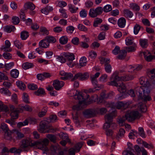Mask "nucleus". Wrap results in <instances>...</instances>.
Here are the masks:
<instances>
[{"instance_id": "nucleus-62", "label": "nucleus", "mask_w": 155, "mask_h": 155, "mask_svg": "<svg viewBox=\"0 0 155 155\" xmlns=\"http://www.w3.org/2000/svg\"><path fill=\"white\" fill-rule=\"evenodd\" d=\"M136 45L134 43L132 46H130L128 47L127 49V51L128 52L134 51L136 50Z\"/></svg>"}, {"instance_id": "nucleus-21", "label": "nucleus", "mask_w": 155, "mask_h": 155, "mask_svg": "<svg viewBox=\"0 0 155 155\" xmlns=\"http://www.w3.org/2000/svg\"><path fill=\"white\" fill-rule=\"evenodd\" d=\"M53 9L52 7L47 6L45 8L42 9L41 10V12L42 13L47 15L49 12L52 11Z\"/></svg>"}, {"instance_id": "nucleus-58", "label": "nucleus", "mask_w": 155, "mask_h": 155, "mask_svg": "<svg viewBox=\"0 0 155 155\" xmlns=\"http://www.w3.org/2000/svg\"><path fill=\"white\" fill-rule=\"evenodd\" d=\"M59 11L61 14V15L62 16V17L65 18H66L68 17V15L67 14L64 9L61 8L59 9Z\"/></svg>"}, {"instance_id": "nucleus-35", "label": "nucleus", "mask_w": 155, "mask_h": 155, "mask_svg": "<svg viewBox=\"0 0 155 155\" xmlns=\"http://www.w3.org/2000/svg\"><path fill=\"white\" fill-rule=\"evenodd\" d=\"M68 6L70 11L72 13H76L78 9V7H76L71 4L68 5Z\"/></svg>"}, {"instance_id": "nucleus-45", "label": "nucleus", "mask_w": 155, "mask_h": 155, "mask_svg": "<svg viewBox=\"0 0 155 155\" xmlns=\"http://www.w3.org/2000/svg\"><path fill=\"white\" fill-rule=\"evenodd\" d=\"M143 145L146 148L148 149H151L154 148V147L151 143H148L146 141H143Z\"/></svg>"}, {"instance_id": "nucleus-43", "label": "nucleus", "mask_w": 155, "mask_h": 155, "mask_svg": "<svg viewBox=\"0 0 155 155\" xmlns=\"http://www.w3.org/2000/svg\"><path fill=\"white\" fill-rule=\"evenodd\" d=\"M68 39V38L67 36H63L59 39V42L61 44L65 45L67 43Z\"/></svg>"}, {"instance_id": "nucleus-57", "label": "nucleus", "mask_w": 155, "mask_h": 155, "mask_svg": "<svg viewBox=\"0 0 155 155\" xmlns=\"http://www.w3.org/2000/svg\"><path fill=\"white\" fill-rule=\"evenodd\" d=\"M102 20L100 18H96L95 19L93 24L94 26L96 27L98 26V25L100 24L102 22Z\"/></svg>"}, {"instance_id": "nucleus-59", "label": "nucleus", "mask_w": 155, "mask_h": 155, "mask_svg": "<svg viewBox=\"0 0 155 155\" xmlns=\"http://www.w3.org/2000/svg\"><path fill=\"white\" fill-rule=\"evenodd\" d=\"M133 38L130 37H128L126 38L125 40L126 44L127 45L132 44L133 43Z\"/></svg>"}, {"instance_id": "nucleus-2", "label": "nucleus", "mask_w": 155, "mask_h": 155, "mask_svg": "<svg viewBox=\"0 0 155 155\" xmlns=\"http://www.w3.org/2000/svg\"><path fill=\"white\" fill-rule=\"evenodd\" d=\"M135 90L138 96L139 100H141L144 102L150 101L151 100V97L149 95L150 90L148 87L144 86L137 87L135 88Z\"/></svg>"}, {"instance_id": "nucleus-39", "label": "nucleus", "mask_w": 155, "mask_h": 155, "mask_svg": "<svg viewBox=\"0 0 155 155\" xmlns=\"http://www.w3.org/2000/svg\"><path fill=\"white\" fill-rule=\"evenodd\" d=\"M125 133V131L123 128H120L118 132V134L117 136V138H120V137L124 136V134Z\"/></svg>"}, {"instance_id": "nucleus-47", "label": "nucleus", "mask_w": 155, "mask_h": 155, "mask_svg": "<svg viewBox=\"0 0 155 155\" xmlns=\"http://www.w3.org/2000/svg\"><path fill=\"white\" fill-rule=\"evenodd\" d=\"M35 94L38 96H41L45 94V91L43 88H39L38 90L35 92Z\"/></svg>"}, {"instance_id": "nucleus-6", "label": "nucleus", "mask_w": 155, "mask_h": 155, "mask_svg": "<svg viewBox=\"0 0 155 155\" xmlns=\"http://www.w3.org/2000/svg\"><path fill=\"white\" fill-rule=\"evenodd\" d=\"M117 115V112L116 110L112 111L111 113L106 114L105 116V123L104 125H111L112 124H117L113 122V118Z\"/></svg>"}, {"instance_id": "nucleus-29", "label": "nucleus", "mask_w": 155, "mask_h": 155, "mask_svg": "<svg viewBox=\"0 0 155 155\" xmlns=\"http://www.w3.org/2000/svg\"><path fill=\"white\" fill-rule=\"evenodd\" d=\"M0 92L7 96H10L11 94V92L7 88H2L0 89Z\"/></svg>"}, {"instance_id": "nucleus-25", "label": "nucleus", "mask_w": 155, "mask_h": 155, "mask_svg": "<svg viewBox=\"0 0 155 155\" xmlns=\"http://www.w3.org/2000/svg\"><path fill=\"white\" fill-rule=\"evenodd\" d=\"M16 29L15 28L14 26L11 25L10 26L7 25L5 27L4 30L5 31L10 33L12 31L13 32Z\"/></svg>"}, {"instance_id": "nucleus-49", "label": "nucleus", "mask_w": 155, "mask_h": 155, "mask_svg": "<svg viewBox=\"0 0 155 155\" xmlns=\"http://www.w3.org/2000/svg\"><path fill=\"white\" fill-rule=\"evenodd\" d=\"M101 63V64L104 63L105 64H108L110 62V59L109 58H102L100 60Z\"/></svg>"}, {"instance_id": "nucleus-41", "label": "nucleus", "mask_w": 155, "mask_h": 155, "mask_svg": "<svg viewBox=\"0 0 155 155\" xmlns=\"http://www.w3.org/2000/svg\"><path fill=\"white\" fill-rule=\"evenodd\" d=\"M8 110L7 106L4 104L2 101H0V111L7 112Z\"/></svg>"}, {"instance_id": "nucleus-44", "label": "nucleus", "mask_w": 155, "mask_h": 155, "mask_svg": "<svg viewBox=\"0 0 155 155\" xmlns=\"http://www.w3.org/2000/svg\"><path fill=\"white\" fill-rule=\"evenodd\" d=\"M28 36V32L27 31H23L21 33V38L22 40L26 39Z\"/></svg>"}, {"instance_id": "nucleus-13", "label": "nucleus", "mask_w": 155, "mask_h": 155, "mask_svg": "<svg viewBox=\"0 0 155 155\" xmlns=\"http://www.w3.org/2000/svg\"><path fill=\"white\" fill-rule=\"evenodd\" d=\"M145 60L148 62H150L155 59V55H151L150 53L148 51L143 52Z\"/></svg>"}, {"instance_id": "nucleus-23", "label": "nucleus", "mask_w": 155, "mask_h": 155, "mask_svg": "<svg viewBox=\"0 0 155 155\" xmlns=\"http://www.w3.org/2000/svg\"><path fill=\"white\" fill-rule=\"evenodd\" d=\"M138 109L142 112H145L147 110V108L145 104L142 102H140L138 104Z\"/></svg>"}, {"instance_id": "nucleus-40", "label": "nucleus", "mask_w": 155, "mask_h": 155, "mask_svg": "<svg viewBox=\"0 0 155 155\" xmlns=\"http://www.w3.org/2000/svg\"><path fill=\"white\" fill-rule=\"evenodd\" d=\"M87 58L85 57H81L79 61L80 65L81 67L85 66L87 64Z\"/></svg>"}, {"instance_id": "nucleus-48", "label": "nucleus", "mask_w": 155, "mask_h": 155, "mask_svg": "<svg viewBox=\"0 0 155 155\" xmlns=\"http://www.w3.org/2000/svg\"><path fill=\"white\" fill-rule=\"evenodd\" d=\"M48 108L47 107H44L42 110L41 111L39 112L38 114L39 117H42L44 116L47 112Z\"/></svg>"}, {"instance_id": "nucleus-10", "label": "nucleus", "mask_w": 155, "mask_h": 155, "mask_svg": "<svg viewBox=\"0 0 155 155\" xmlns=\"http://www.w3.org/2000/svg\"><path fill=\"white\" fill-rule=\"evenodd\" d=\"M1 127L5 133V138L7 139H10L11 138V132L7 124L5 123H2L1 125Z\"/></svg>"}, {"instance_id": "nucleus-20", "label": "nucleus", "mask_w": 155, "mask_h": 155, "mask_svg": "<svg viewBox=\"0 0 155 155\" xmlns=\"http://www.w3.org/2000/svg\"><path fill=\"white\" fill-rule=\"evenodd\" d=\"M39 46L40 47L44 48H48L49 46V44L48 42H47L45 38L41 40L39 42Z\"/></svg>"}, {"instance_id": "nucleus-19", "label": "nucleus", "mask_w": 155, "mask_h": 155, "mask_svg": "<svg viewBox=\"0 0 155 155\" xmlns=\"http://www.w3.org/2000/svg\"><path fill=\"white\" fill-rule=\"evenodd\" d=\"M21 112V110H20L19 107L17 108L15 111L12 112L10 113V115L12 119H15L18 117V113Z\"/></svg>"}, {"instance_id": "nucleus-55", "label": "nucleus", "mask_w": 155, "mask_h": 155, "mask_svg": "<svg viewBox=\"0 0 155 155\" xmlns=\"http://www.w3.org/2000/svg\"><path fill=\"white\" fill-rule=\"evenodd\" d=\"M107 76L106 74H102L99 79V81L102 82H105L107 81Z\"/></svg>"}, {"instance_id": "nucleus-9", "label": "nucleus", "mask_w": 155, "mask_h": 155, "mask_svg": "<svg viewBox=\"0 0 155 155\" xmlns=\"http://www.w3.org/2000/svg\"><path fill=\"white\" fill-rule=\"evenodd\" d=\"M89 74L87 72L82 73L79 72L76 74L71 81H74L78 79L80 81H83L87 80L89 78Z\"/></svg>"}, {"instance_id": "nucleus-16", "label": "nucleus", "mask_w": 155, "mask_h": 155, "mask_svg": "<svg viewBox=\"0 0 155 155\" xmlns=\"http://www.w3.org/2000/svg\"><path fill=\"white\" fill-rule=\"evenodd\" d=\"M110 93H109L107 95L105 91H103L101 94L100 97L99 98V103H102L104 98H109L111 97Z\"/></svg>"}, {"instance_id": "nucleus-46", "label": "nucleus", "mask_w": 155, "mask_h": 155, "mask_svg": "<svg viewBox=\"0 0 155 155\" xmlns=\"http://www.w3.org/2000/svg\"><path fill=\"white\" fill-rule=\"evenodd\" d=\"M89 15L92 18L95 17L98 15L95 9L94 8H91L90 10Z\"/></svg>"}, {"instance_id": "nucleus-53", "label": "nucleus", "mask_w": 155, "mask_h": 155, "mask_svg": "<svg viewBox=\"0 0 155 155\" xmlns=\"http://www.w3.org/2000/svg\"><path fill=\"white\" fill-rule=\"evenodd\" d=\"M133 151V149H126V150H124L123 152V155H134V154L132 152V151Z\"/></svg>"}, {"instance_id": "nucleus-50", "label": "nucleus", "mask_w": 155, "mask_h": 155, "mask_svg": "<svg viewBox=\"0 0 155 155\" xmlns=\"http://www.w3.org/2000/svg\"><path fill=\"white\" fill-rule=\"evenodd\" d=\"M142 68V65H138L137 66L132 67L131 66H130V68L132 70H131L130 72H132V71L134 70L137 71H138L140 70Z\"/></svg>"}, {"instance_id": "nucleus-22", "label": "nucleus", "mask_w": 155, "mask_h": 155, "mask_svg": "<svg viewBox=\"0 0 155 155\" xmlns=\"http://www.w3.org/2000/svg\"><path fill=\"white\" fill-rule=\"evenodd\" d=\"M64 55L66 61H73L75 59V56L73 53L65 52Z\"/></svg>"}, {"instance_id": "nucleus-1", "label": "nucleus", "mask_w": 155, "mask_h": 155, "mask_svg": "<svg viewBox=\"0 0 155 155\" xmlns=\"http://www.w3.org/2000/svg\"><path fill=\"white\" fill-rule=\"evenodd\" d=\"M49 142V140L47 138L41 139L39 141H31L29 139H24L21 141L20 147L23 151H28L30 147L36 146L39 149L46 151L48 150L47 146Z\"/></svg>"}, {"instance_id": "nucleus-8", "label": "nucleus", "mask_w": 155, "mask_h": 155, "mask_svg": "<svg viewBox=\"0 0 155 155\" xmlns=\"http://www.w3.org/2000/svg\"><path fill=\"white\" fill-rule=\"evenodd\" d=\"M110 80L112 81L107 83L108 85L118 87V82L121 81L120 77L118 75V72H114L110 78Z\"/></svg>"}, {"instance_id": "nucleus-5", "label": "nucleus", "mask_w": 155, "mask_h": 155, "mask_svg": "<svg viewBox=\"0 0 155 155\" xmlns=\"http://www.w3.org/2000/svg\"><path fill=\"white\" fill-rule=\"evenodd\" d=\"M117 124H112L111 125H104V129L105 131V134L106 135L109 137H112L114 133V130L117 128Z\"/></svg>"}, {"instance_id": "nucleus-30", "label": "nucleus", "mask_w": 155, "mask_h": 155, "mask_svg": "<svg viewBox=\"0 0 155 155\" xmlns=\"http://www.w3.org/2000/svg\"><path fill=\"white\" fill-rule=\"evenodd\" d=\"M45 38L47 40V42H48L49 44L50 43H54L56 41L55 38L51 35L47 36Z\"/></svg>"}, {"instance_id": "nucleus-52", "label": "nucleus", "mask_w": 155, "mask_h": 155, "mask_svg": "<svg viewBox=\"0 0 155 155\" xmlns=\"http://www.w3.org/2000/svg\"><path fill=\"white\" fill-rule=\"evenodd\" d=\"M137 132L134 130H132L129 134V137L130 139H133L134 137L137 136Z\"/></svg>"}, {"instance_id": "nucleus-61", "label": "nucleus", "mask_w": 155, "mask_h": 155, "mask_svg": "<svg viewBox=\"0 0 155 155\" xmlns=\"http://www.w3.org/2000/svg\"><path fill=\"white\" fill-rule=\"evenodd\" d=\"M23 101L26 103H29L28 95L26 93H24L23 94Z\"/></svg>"}, {"instance_id": "nucleus-31", "label": "nucleus", "mask_w": 155, "mask_h": 155, "mask_svg": "<svg viewBox=\"0 0 155 155\" xmlns=\"http://www.w3.org/2000/svg\"><path fill=\"white\" fill-rule=\"evenodd\" d=\"M129 7L133 10L138 12L140 10V7L136 3H132L130 4Z\"/></svg>"}, {"instance_id": "nucleus-7", "label": "nucleus", "mask_w": 155, "mask_h": 155, "mask_svg": "<svg viewBox=\"0 0 155 155\" xmlns=\"http://www.w3.org/2000/svg\"><path fill=\"white\" fill-rule=\"evenodd\" d=\"M139 116V113L137 111H128L125 115V118L128 121L131 122L138 118Z\"/></svg>"}, {"instance_id": "nucleus-3", "label": "nucleus", "mask_w": 155, "mask_h": 155, "mask_svg": "<svg viewBox=\"0 0 155 155\" xmlns=\"http://www.w3.org/2000/svg\"><path fill=\"white\" fill-rule=\"evenodd\" d=\"M38 130L39 132L43 133H54L56 131L54 128L51 127L48 125V122L46 120H42L40 122Z\"/></svg>"}, {"instance_id": "nucleus-51", "label": "nucleus", "mask_w": 155, "mask_h": 155, "mask_svg": "<svg viewBox=\"0 0 155 155\" xmlns=\"http://www.w3.org/2000/svg\"><path fill=\"white\" fill-rule=\"evenodd\" d=\"M139 134L142 138H145L146 135L143 127H140L138 128Z\"/></svg>"}, {"instance_id": "nucleus-32", "label": "nucleus", "mask_w": 155, "mask_h": 155, "mask_svg": "<svg viewBox=\"0 0 155 155\" xmlns=\"http://www.w3.org/2000/svg\"><path fill=\"white\" fill-rule=\"evenodd\" d=\"M127 55V51L125 50H120V54L117 56V58L119 59H124L126 57Z\"/></svg>"}, {"instance_id": "nucleus-27", "label": "nucleus", "mask_w": 155, "mask_h": 155, "mask_svg": "<svg viewBox=\"0 0 155 155\" xmlns=\"http://www.w3.org/2000/svg\"><path fill=\"white\" fill-rule=\"evenodd\" d=\"M25 9H29L31 10H33L35 8V5L31 2L26 3L24 5Z\"/></svg>"}, {"instance_id": "nucleus-28", "label": "nucleus", "mask_w": 155, "mask_h": 155, "mask_svg": "<svg viewBox=\"0 0 155 155\" xmlns=\"http://www.w3.org/2000/svg\"><path fill=\"white\" fill-rule=\"evenodd\" d=\"M139 42L140 45L142 48H146L148 45L147 39H141L140 40Z\"/></svg>"}, {"instance_id": "nucleus-36", "label": "nucleus", "mask_w": 155, "mask_h": 155, "mask_svg": "<svg viewBox=\"0 0 155 155\" xmlns=\"http://www.w3.org/2000/svg\"><path fill=\"white\" fill-rule=\"evenodd\" d=\"M50 149L54 155H56V154L60 150L59 147L58 145H52L51 146Z\"/></svg>"}, {"instance_id": "nucleus-34", "label": "nucleus", "mask_w": 155, "mask_h": 155, "mask_svg": "<svg viewBox=\"0 0 155 155\" xmlns=\"http://www.w3.org/2000/svg\"><path fill=\"white\" fill-rule=\"evenodd\" d=\"M19 72L18 70L14 69L11 71L10 74L11 76L14 78H17L19 75Z\"/></svg>"}, {"instance_id": "nucleus-38", "label": "nucleus", "mask_w": 155, "mask_h": 155, "mask_svg": "<svg viewBox=\"0 0 155 155\" xmlns=\"http://www.w3.org/2000/svg\"><path fill=\"white\" fill-rule=\"evenodd\" d=\"M22 66L23 69L26 70L32 68L33 64L31 63L26 62L24 63Z\"/></svg>"}, {"instance_id": "nucleus-14", "label": "nucleus", "mask_w": 155, "mask_h": 155, "mask_svg": "<svg viewBox=\"0 0 155 155\" xmlns=\"http://www.w3.org/2000/svg\"><path fill=\"white\" fill-rule=\"evenodd\" d=\"M51 76L50 74L48 73L45 72L43 74H38L37 75V79L39 80L43 81L45 79Z\"/></svg>"}, {"instance_id": "nucleus-4", "label": "nucleus", "mask_w": 155, "mask_h": 155, "mask_svg": "<svg viewBox=\"0 0 155 155\" xmlns=\"http://www.w3.org/2000/svg\"><path fill=\"white\" fill-rule=\"evenodd\" d=\"M74 98L78 101L79 104L80 105L84 104L85 105L87 104L86 102L89 97V95L85 93H83L82 92L76 91L75 93L74 96Z\"/></svg>"}, {"instance_id": "nucleus-56", "label": "nucleus", "mask_w": 155, "mask_h": 155, "mask_svg": "<svg viewBox=\"0 0 155 155\" xmlns=\"http://www.w3.org/2000/svg\"><path fill=\"white\" fill-rule=\"evenodd\" d=\"M112 9L111 6L110 5H107L104 7L103 11H104L105 12H107L110 11Z\"/></svg>"}, {"instance_id": "nucleus-42", "label": "nucleus", "mask_w": 155, "mask_h": 155, "mask_svg": "<svg viewBox=\"0 0 155 155\" xmlns=\"http://www.w3.org/2000/svg\"><path fill=\"white\" fill-rule=\"evenodd\" d=\"M19 107L20 110H21V112L24 110L28 111H31L32 110L31 107L28 105H26L24 106H22Z\"/></svg>"}, {"instance_id": "nucleus-17", "label": "nucleus", "mask_w": 155, "mask_h": 155, "mask_svg": "<svg viewBox=\"0 0 155 155\" xmlns=\"http://www.w3.org/2000/svg\"><path fill=\"white\" fill-rule=\"evenodd\" d=\"M64 53L65 52H63L60 55H57L55 56L57 61L62 63H65L66 61V58L64 55Z\"/></svg>"}, {"instance_id": "nucleus-18", "label": "nucleus", "mask_w": 155, "mask_h": 155, "mask_svg": "<svg viewBox=\"0 0 155 155\" xmlns=\"http://www.w3.org/2000/svg\"><path fill=\"white\" fill-rule=\"evenodd\" d=\"M118 90L120 93H125L126 91V87L125 85L122 81L118 83Z\"/></svg>"}, {"instance_id": "nucleus-11", "label": "nucleus", "mask_w": 155, "mask_h": 155, "mask_svg": "<svg viewBox=\"0 0 155 155\" xmlns=\"http://www.w3.org/2000/svg\"><path fill=\"white\" fill-rule=\"evenodd\" d=\"M97 114V112L95 110L92 109L86 110L83 113L84 115L87 118L94 117Z\"/></svg>"}, {"instance_id": "nucleus-37", "label": "nucleus", "mask_w": 155, "mask_h": 155, "mask_svg": "<svg viewBox=\"0 0 155 155\" xmlns=\"http://www.w3.org/2000/svg\"><path fill=\"white\" fill-rule=\"evenodd\" d=\"M124 13L125 16L128 18H131L133 15V12L127 9L124 10Z\"/></svg>"}, {"instance_id": "nucleus-24", "label": "nucleus", "mask_w": 155, "mask_h": 155, "mask_svg": "<svg viewBox=\"0 0 155 155\" xmlns=\"http://www.w3.org/2000/svg\"><path fill=\"white\" fill-rule=\"evenodd\" d=\"M134 77L132 75L127 74L126 75L121 77H120L121 81H126L133 80Z\"/></svg>"}, {"instance_id": "nucleus-26", "label": "nucleus", "mask_w": 155, "mask_h": 155, "mask_svg": "<svg viewBox=\"0 0 155 155\" xmlns=\"http://www.w3.org/2000/svg\"><path fill=\"white\" fill-rule=\"evenodd\" d=\"M126 20L123 17L119 18L117 24L118 26L120 28H123L125 27L126 24Z\"/></svg>"}, {"instance_id": "nucleus-64", "label": "nucleus", "mask_w": 155, "mask_h": 155, "mask_svg": "<svg viewBox=\"0 0 155 155\" xmlns=\"http://www.w3.org/2000/svg\"><path fill=\"white\" fill-rule=\"evenodd\" d=\"M14 45L18 49H21L22 46L21 43L17 40H16L14 41Z\"/></svg>"}, {"instance_id": "nucleus-63", "label": "nucleus", "mask_w": 155, "mask_h": 155, "mask_svg": "<svg viewBox=\"0 0 155 155\" xmlns=\"http://www.w3.org/2000/svg\"><path fill=\"white\" fill-rule=\"evenodd\" d=\"M12 22L14 25H18L20 22V19L18 17L14 16L12 18Z\"/></svg>"}, {"instance_id": "nucleus-60", "label": "nucleus", "mask_w": 155, "mask_h": 155, "mask_svg": "<svg viewBox=\"0 0 155 155\" xmlns=\"http://www.w3.org/2000/svg\"><path fill=\"white\" fill-rule=\"evenodd\" d=\"M82 146V143H78L76 144L74 146V148L76 152H79Z\"/></svg>"}, {"instance_id": "nucleus-12", "label": "nucleus", "mask_w": 155, "mask_h": 155, "mask_svg": "<svg viewBox=\"0 0 155 155\" xmlns=\"http://www.w3.org/2000/svg\"><path fill=\"white\" fill-rule=\"evenodd\" d=\"M64 84V83L63 81L55 80L53 81L52 85L56 90L58 91L61 88Z\"/></svg>"}, {"instance_id": "nucleus-54", "label": "nucleus", "mask_w": 155, "mask_h": 155, "mask_svg": "<svg viewBox=\"0 0 155 155\" xmlns=\"http://www.w3.org/2000/svg\"><path fill=\"white\" fill-rule=\"evenodd\" d=\"M8 77L4 73L0 72V82L2 80H8Z\"/></svg>"}, {"instance_id": "nucleus-33", "label": "nucleus", "mask_w": 155, "mask_h": 155, "mask_svg": "<svg viewBox=\"0 0 155 155\" xmlns=\"http://www.w3.org/2000/svg\"><path fill=\"white\" fill-rule=\"evenodd\" d=\"M18 87L21 90H24L26 88V85L24 83L21 81H18L16 82Z\"/></svg>"}, {"instance_id": "nucleus-15", "label": "nucleus", "mask_w": 155, "mask_h": 155, "mask_svg": "<svg viewBox=\"0 0 155 155\" xmlns=\"http://www.w3.org/2000/svg\"><path fill=\"white\" fill-rule=\"evenodd\" d=\"M5 46H3L1 48V50H4L5 51L11 52L12 51V49L10 48L11 43L8 40H6L5 41Z\"/></svg>"}]
</instances>
